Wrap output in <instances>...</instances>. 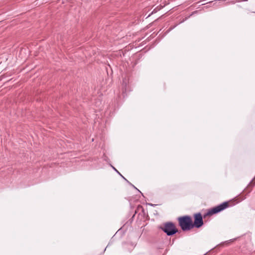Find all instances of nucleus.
I'll return each mask as SVG.
<instances>
[{"label":"nucleus","instance_id":"obj_1","mask_svg":"<svg viewBox=\"0 0 255 255\" xmlns=\"http://www.w3.org/2000/svg\"><path fill=\"white\" fill-rule=\"evenodd\" d=\"M238 199H234L233 201H226L222 204L209 209L207 210V212L203 216L200 212L193 214L194 221H192L193 228H200L204 225L203 218L206 219L207 217H210L212 216L218 214L230 206L234 205L236 203H238L240 201Z\"/></svg>","mask_w":255,"mask_h":255},{"label":"nucleus","instance_id":"obj_2","mask_svg":"<svg viewBox=\"0 0 255 255\" xmlns=\"http://www.w3.org/2000/svg\"><path fill=\"white\" fill-rule=\"evenodd\" d=\"M168 236H172L178 232L175 224L172 222L163 223L158 227Z\"/></svg>","mask_w":255,"mask_h":255},{"label":"nucleus","instance_id":"obj_3","mask_svg":"<svg viewBox=\"0 0 255 255\" xmlns=\"http://www.w3.org/2000/svg\"><path fill=\"white\" fill-rule=\"evenodd\" d=\"M179 226L183 231H189L193 228L192 219L191 216L185 215L177 219Z\"/></svg>","mask_w":255,"mask_h":255},{"label":"nucleus","instance_id":"obj_4","mask_svg":"<svg viewBox=\"0 0 255 255\" xmlns=\"http://www.w3.org/2000/svg\"><path fill=\"white\" fill-rule=\"evenodd\" d=\"M253 183H254L253 185H254L255 184V178L252 180L250 184H252Z\"/></svg>","mask_w":255,"mask_h":255}]
</instances>
